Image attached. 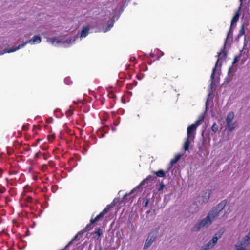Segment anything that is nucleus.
<instances>
[{
    "label": "nucleus",
    "instance_id": "a18cd8bd",
    "mask_svg": "<svg viewBox=\"0 0 250 250\" xmlns=\"http://www.w3.org/2000/svg\"><path fill=\"white\" fill-rule=\"evenodd\" d=\"M250 233V230H249V232Z\"/></svg>",
    "mask_w": 250,
    "mask_h": 250
},
{
    "label": "nucleus",
    "instance_id": "37998d69",
    "mask_svg": "<svg viewBox=\"0 0 250 250\" xmlns=\"http://www.w3.org/2000/svg\"><path fill=\"white\" fill-rule=\"evenodd\" d=\"M207 103H208V101L206 102V107L207 106Z\"/></svg>",
    "mask_w": 250,
    "mask_h": 250
},
{
    "label": "nucleus",
    "instance_id": "c756f323",
    "mask_svg": "<svg viewBox=\"0 0 250 250\" xmlns=\"http://www.w3.org/2000/svg\"><path fill=\"white\" fill-rule=\"evenodd\" d=\"M73 111L71 109H70L66 112V115L68 116L72 115L73 114Z\"/></svg>",
    "mask_w": 250,
    "mask_h": 250
},
{
    "label": "nucleus",
    "instance_id": "a211bd4d",
    "mask_svg": "<svg viewBox=\"0 0 250 250\" xmlns=\"http://www.w3.org/2000/svg\"><path fill=\"white\" fill-rule=\"evenodd\" d=\"M198 210V206L197 204H193L192 206L189 208V212L192 214L197 212Z\"/></svg>",
    "mask_w": 250,
    "mask_h": 250
},
{
    "label": "nucleus",
    "instance_id": "9d476101",
    "mask_svg": "<svg viewBox=\"0 0 250 250\" xmlns=\"http://www.w3.org/2000/svg\"><path fill=\"white\" fill-rule=\"evenodd\" d=\"M248 244L240 240L235 245L236 250H248L247 247Z\"/></svg>",
    "mask_w": 250,
    "mask_h": 250
},
{
    "label": "nucleus",
    "instance_id": "f3484780",
    "mask_svg": "<svg viewBox=\"0 0 250 250\" xmlns=\"http://www.w3.org/2000/svg\"><path fill=\"white\" fill-rule=\"evenodd\" d=\"M102 217H101V216L100 215V214H98L95 218L94 219H93V220H90V224H89L88 225H87V226H86V228L85 229H87V230H89L90 229H91V224H92L94 222H96L97 221H98L100 218H101Z\"/></svg>",
    "mask_w": 250,
    "mask_h": 250
},
{
    "label": "nucleus",
    "instance_id": "a878e982",
    "mask_svg": "<svg viewBox=\"0 0 250 250\" xmlns=\"http://www.w3.org/2000/svg\"><path fill=\"white\" fill-rule=\"evenodd\" d=\"M102 235V232L100 229H98L97 231L95 232L94 235L95 238H99Z\"/></svg>",
    "mask_w": 250,
    "mask_h": 250
},
{
    "label": "nucleus",
    "instance_id": "5701e85b",
    "mask_svg": "<svg viewBox=\"0 0 250 250\" xmlns=\"http://www.w3.org/2000/svg\"><path fill=\"white\" fill-rule=\"evenodd\" d=\"M155 174L159 177H165L166 174L162 170H159L155 172Z\"/></svg>",
    "mask_w": 250,
    "mask_h": 250
},
{
    "label": "nucleus",
    "instance_id": "f257e3e1",
    "mask_svg": "<svg viewBox=\"0 0 250 250\" xmlns=\"http://www.w3.org/2000/svg\"><path fill=\"white\" fill-rule=\"evenodd\" d=\"M227 203L226 200H223L210 210L207 216L197 223L191 229L192 231L198 232L204 228L208 227L213 220L218 216L219 213L224 209Z\"/></svg>",
    "mask_w": 250,
    "mask_h": 250
},
{
    "label": "nucleus",
    "instance_id": "423d86ee",
    "mask_svg": "<svg viewBox=\"0 0 250 250\" xmlns=\"http://www.w3.org/2000/svg\"><path fill=\"white\" fill-rule=\"evenodd\" d=\"M223 233V232L221 231L216 232L212 237V239L206 244L207 247L209 249L213 248L216 244L218 240L221 237Z\"/></svg>",
    "mask_w": 250,
    "mask_h": 250
},
{
    "label": "nucleus",
    "instance_id": "72a5a7b5",
    "mask_svg": "<svg viewBox=\"0 0 250 250\" xmlns=\"http://www.w3.org/2000/svg\"><path fill=\"white\" fill-rule=\"evenodd\" d=\"M148 203H149V201L147 199H146V200L145 201H144V206L146 207H147L148 205Z\"/></svg>",
    "mask_w": 250,
    "mask_h": 250
},
{
    "label": "nucleus",
    "instance_id": "473e14b6",
    "mask_svg": "<svg viewBox=\"0 0 250 250\" xmlns=\"http://www.w3.org/2000/svg\"><path fill=\"white\" fill-rule=\"evenodd\" d=\"M164 187H165L164 184L163 183L161 184L158 190L161 191V190H163Z\"/></svg>",
    "mask_w": 250,
    "mask_h": 250
},
{
    "label": "nucleus",
    "instance_id": "20e7f679",
    "mask_svg": "<svg viewBox=\"0 0 250 250\" xmlns=\"http://www.w3.org/2000/svg\"><path fill=\"white\" fill-rule=\"evenodd\" d=\"M196 133L187 128V138L184 142L183 148L185 151L188 150L190 144L194 141Z\"/></svg>",
    "mask_w": 250,
    "mask_h": 250
},
{
    "label": "nucleus",
    "instance_id": "7c9ffc66",
    "mask_svg": "<svg viewBox=\"0 0 250 250\" xmlns=\"http://www.w3.org/2000/svg\"><path fill=\"white\" fill-rule=\"evenodd\" d=\"M77 236V235H76V236H75L74 237V239H73L72 241H71L70 242H69L68 243V244H67V245L65 247V248H64L63 249H62V250H64L65 249H66V248L68 247V246H69V245H70L72 243V241H73V240H74V239H75L76 238Z\"/></svg>",
    "mask_w": 250,
    "mask_h": 250
},
{
    "label": "nucleus",
    "instance_id": "79ce46f5",
    "mask_svg": "<svg viewBox=\"0 0 250 250\" xmlns=\"http://www.w3.org/2000/svg\"><path fill=\"white\" fill-rule=\"evenodd\" d=\"M33 146H37V144H36H36H34Z\"/></svg>",
    "mask_w": 250,
    "mask_h": 250
},
{
    "label": "nucleus",
    "instance_id": "412c9836",
    "mask_svg": "<svg viewBox=\"0 0 250 250\" xmlns=\"http://www.w3.org/2000/svg\"><path fill=\"white\" fill-rule=\"evenodd\" d=\"M110 18L112 19V22L110 24H109L108 26L104 29V32H106L108 31L113 26V23L115 21L113 19L114 17L112 15H110L109 16Z\"/></svg>",
    "mask_w": 250,
    "mask_h": 250
},
{
    "label": "nucleus",
    "instance_id": "0eeeda50",
    "mask_svg": "<svg viewBox=\"0 0 250 250\" xmlns=\"http://www.w3.org/2000/svg\"><path fill=\"white\" fill-rule=\"evenodd\" d=\"M41 42V38L39 36H35L30 40L27 41L26 42H23L22 44H19L18 46V48L20 49L21 48L25 46L27 43H30L31 44H35L39 43Z\"/></svg>",
    "mask_w": 250,
    "mask_h": 250
},
{
    "label": "nucleus",
    "instance_id": "dca6fc26",
    "mask_svg": "<svg viewBox=\"0 0 250 250\" xmlns=\"http://www.w3.org/2000/svg\"><path fill=\"white\" fill-rule=\"evenodd\" d=\"M150 177L149 176V177H148L147 178H146V179H144V180H143V181H142L140 183V184H139L138 186H137L135 188H134V189H133L131 191V192H130V194H132V193H133L134 192V191L136 190V189H137V188H139L141 187V186H142L143 185H144V184L146 182H147V181L149 180V178H150Z\"/></svg>",
    "mask_w": 250,
    "mask_h": 250
},
{
    "label": "nucleus",
    "instance_id": "f8f14e48",
    "mask_svg": "<svg viewBox=\"0 0 250 250\" xmlns=\"http://www.w3.org/2000/svg\"><path fill=\"white\" fill-rule=\"evenodd\" d=\"M232 28H230L229 30L227 36L226 38L224 45V49H225L226 46L227 45V42L229 39H231L232 38L233 36V30L232 29Z\"/></svg>",
    "mask_w": 250,
    "mask_h": 250
},
{
    "label": "nucleus",
    "instance_id": "b1692460",
    "mask_svg": "<svg viewBox=\"0 0 250 250\" xmlns=\"http://www.w3.org/2000/svg\"><path fill=\"white\" fill-rule=\"evenodd\" d=\"M236 125L235 123H230V125H227V127L229 128L230 131H232L236 127Z\"/></svg>",
    "mask_w": 250,
    "mask_h": 250
},
{
    "label": "nucleus",
    "instance_id": "6e6552de",
    "mask_svg": "<svg viewBox=\"0 0 250 250\" xmlns=\"http://www.w3.org/2000/svg\"><path fill=\"white\" fill-rule=\"evenodd\" d=\"M211 194V191L210 190H205L202 192V195L199 196V199L203 198L202 201L200 200H198L199 205H202L204 203H206L208 202Z\"/></svg>",
    "mask_w": 250,
    "mask_h": 250
},
{
    "label": "nucleus",
    "instance_id": "c85d7f7f",
    "mask_svg": "<svg viewBox=\"0 0 250 250\" xmlns=\"http://www.w3.org/2000/svg\"><path fill=\"white\" fill-rule=\"evenodd\" d=\"M156 54H158V53H160L161 54L160 56H159L157 59V60H159L160 58V57L164 55V53L161 51H160L159 49H156Z\"/></svg>",
    "mask_w": 250,
    "mask_h": 250
},
{
    "label": "nucleus",
    "instance_id": "cd10ccee",
    "mask_svg": "<svg viewBox=\"0 0 250 250\" xmlns=\"http://www.w3.org/2000/svg\"><path fill=\"white\" fill-rule=\"evenodd\" d=\"M64 81L65 83L67 84V85H69V84H70L71 83V81L70 78H68V77L64 79Z\"/></svg>",
    "mask_w": 250,
    "mask_h": 250
},
{
    "label": "nucleus",
    "instance_id": "2f4dec72",
    "mask_svg": "<svg viewBox=\"0 0 250 250\" xmlns=\"http://www.w3.org/2000/svg\"><path fill=\"white\" fill-rule=\"evenodd\" d=\"M209 249L207 247V246L204 245L199 250H208Z\"/></svg>",
    "mask_w": 250,
    "mask_h": 250
},
{
    "label": "nucleus",
    "instance_id": "58836bf2",
    "mask_svg": "<svg viewBox=\"0 0 250 250\" xmlns=\"http://www.w3.org/2000/svg\"><path fill=\"white\" fill-rule=\"evenodd\" d=\"M240 0V8L241 7L242 4V2H243V0Z\"/></svg>",
    "mask_w": 250,
    "mask_h": 250
},
{
    "label": "nucleus",
    "instance_id": "f03ea898",
    "mask_svg": "<svg viewBox=\"0 0 250 250\" xmlns=\"http://www.w3.org/2000/svg\"><path fill=\"white\" fill-rule=\"evenodd\" d=\"M78 36L71 37L65 40H57L54 38H48L47 39V42L50 43L54 46H59L63 47H69L71 44L74 42Z\"/></svg>",
    "mask_w": 250,
    "mask_h": 250
},
{
    "label": "nucleus",
    "instance_id": "393cba45",
    "mask_svg": "<svg viewBox=\"0 0 250 250\" xmlns=\"http://www.w3.org/2000/svg\"><path fill=\"white\" fill-rule=\"evenodd\" d=\"M245 31L244 29V25H242L239 30V32L238 35V37L239 38L240 37L244 35L245 34Z\"/></svg>",
    "mask_w": 250,
    "mask_h": 250
},
{
    "label": "nucleus",
    "instance_id": "c9c22d12",
    "mask_svg": "<svg viewBox=\"0 0 250 250\" xmlns=\"http://www.w3.org/2000/svg\"><path fill=\"white\" fill-rule=\"evenodd\" d=\"M238 61V58L237 57H236L234 59V60L233 61V64H234L236 62H237Z\"/></svg>",
    "mask_w": 250,
    "mask_h": 250
},
{
    "label": "nucleus",
    "instance_id": "39448f33",
    "mask_svg": "<svg viewBox=\"0 0 250 250\" xmlns=\"http://www.w3.org/2000/svg\"><path fill=\"white\" fill-rule=\"evenodd\" d=\"M158 236V232L157 231H153L151 232L146 240L144 246V249H146L150 247L153 242L155 240Z\"/></svg>",
    "mask_w": 250,
    "mask_h": 250
},
{
    "label": "nucleus",
    "instance_id": "9b49d317",
    "mask_svg": "<svg viewBox=\"0 0 250 250\" xmlns=\"http://www.w3.org/2000/svg\"><path fill=\"white\" fill-rule=\"evenodd\" d=\"M240 8H239V10H240ZM240 16L239 11H238L235 14L234 16L233 17L231 22V28H233L236 26V23L239 20V18Z\"/></svg>",
    "mask_w": 250,
    "mask_h": 250
},
{
    "label": "nucleus",
    "instance_id": "4c0bfd02",
    "mask_svg": "<svg viewBox=\"0 0 250 250\" xmlns=\"http://www.w3.org/2000/svg\"><path fill=\"white\" fill-rule=\"evenodd\" d=\"M155 52H156V50L154 51V53H151L150 54V55L151 56V57H154L155 55Z\"/></svg>",
    "mask_w": 250,
    "mask_h": 250
},
{
    "label": "nucleus",
    "instance_id": "4468645a",
    "mask_svg": "<svg viewBox=\"0 0 250 250\" xmlns=\"http://www.w3.org/2000/svg\"><path fill=\"white\" fill-rule=\"evenodd\" d=\"M115 200H113V202L110 205H108L106 206V207L99 214L101 217L102 218L105 214H106L109 208L111 207L112 205H114Z\"/></svg>",
    "mask_w": 250,
    "mask_h": 250
},
{
    "label": "nucleus",
    "instance_id": "f704fd0d",
    "mask_svg": "<svg viewBox=\"0 0 250 250\" xmlns=\"http://www.w3.org/2000/svg\"><path fill=\"white\" fill-rule=\"evenodd\" d=\"M5 188H0V193H3L5 192Z\"/></svg>",
    "mask_w": 250,
    "mask_h": 250
},
{
    "label": "nucleus",
    "instance_id": "7ed1b4c3",
    "mask_svg": "<svg viewBox=\"0 0 250 250\" xmlns=\"http://www.w3.org/2000/svg\"><path fill=\"white\" fill-rule=\"evenodd\" d=\"M218 57L217 60L216 62L215 65L214 67L213 68L212 72L211 75V86L214 84V74L215 71L217 70L218 69V65L219 64V70H220V68L222 65V62H220V60L223 58L225 59L227 57V53L224 50H222L220 52L218 53V55L216 56Z\"/></svg>",
    "mask_w": 250,
    "mask_h": 250
},
{
    "label": "nucleus",
    "instance_id": "c03bdc74",
    "mask_svg": "<svg viewBox=\"0 0 250 250\" xmlns=\"http://www.w3.org/2000/svg\"><path fill=\"white\" fill-rule=\"evenodd\" d=\"M246 45V42H244V46Z\"/></svg>",
    "mask_w": 250,
    "mask_h": 250
},
{
    "label": "nucleus",
    "instance_id": "e433bc0d",
    "mask_svg": "<svg viewBox=\"0 0 250 250\" xmlns=\"http://www.w3.org/2000/svg\"><path fill=\"white\" fill-rule=\"evenodd\" d=\"M200 200V201H202V200H203V198H200V199H199V197H198L197 198V199H196V204H198V200Z\"/></svg>",
    "mask_w": 250,
    "mask_h": 250
},
{
    "label": "nucleus",
    "instance_id": "a19ab883",
    "mask_svg": "<svg viewBox=\"0 0 250 250\" xmlns=\"http://www.w3.org/2000/svg\"><path fill=\"white\" fill-rule=\"evenodd\" d=\"M230 70H231V68H230L229 69V72H228V73H229L230 72Z\"/></svg>",
    "mask_w": 250,
    "mask_h": 250
},
{
    "label": "nucleus",
    "instance_id": "ea45409f",
    "mask_svg": "<svg viewBox=\"0 0 250 250\" xmlns=\"http://www.w3.org/2000/svg\"><path fill=\"white\" fill-rule=\"evenodd\" d=\"M110 94L111 95V97H112V98L114 97V95L113 93H111Z\"/></svg>",
    "mask_w": 250,
    "mask_h": 250
},
{
    "label": "nucleus",
    "instance_id": "6ab92c4d",
    "mask_svg": "<svg viewBox=\"0 0 250 250\" xmlns=\"http://www.w3.org/2000/svg\"><path fill=\"white\" fill-rule=\"evenodd\" d=\"M19 49L18 48V46L16 47H15V48H11V49H5L4 50H3V51H0V55H3L4 54V53H11V52H13L14 51H16L18 50H19Z\"/></svg>",
    "mask_w": 250,
    "mask_h": 250
},
{
    "label": "nucleus",
    "instance_id": "bb28decb",
    "mask_svg": "<svg viewBox=\"0 0 250 250\" xmlns=\"http://www.w3.org/2000/svg\"><path fill=\"white\" fill-rule=\"evenodd\" d=\"M211 130L213 131V132H216L217 130H218V126L217 125H216V124L215 123H214L212 127H211Z\"/></svg>",
    "mask_w": 250,
    "mask_h": 250
},
{
    "label": "nucleus",
    "instance_id": "1a4fd4ad",
    "mask_svg": "<svg viewBox=\"0 0 250 250\" xmlns=\"http://www.w3.org/2000/svg\"><path fill=\"white\" fill-rule=\"evenodd\" d=\"M204 119V116L203 115H201L199 117L196 122L194 124H192L188 127V128L196 133V131L197 127L200 125L201 123L203 121Z\"/></svg>",
    "mask_w": 250,
    "mask_h": 250
},
{
    "label": "nucleus",
    "instance_id": "4be33fe9",
    "mask_svg": "<svg viewBox=\"0 0 250 250\" xmlns=\"http://www.w3.org/2000/svg\"><path fill=\"white\" fill-rule=\"evenodd\" d=\"M241 240L249 244L250 243V233L249 232L247 235L243 237Z\"/></svg>",
    "mask_w": 250,
    "mask_h": 250
},
{
    "label": "nucleus",
    "instance_id": "aec40b11",
    "mask_svg": "<svg viewBox=\"0 0 250 250\" xmlns=\"http://www.w3.org/2000/svg\"><path fill=\"white\" fill-rule=\"evenodd\" d=\"M181 156L180 154H177L175 155L174 158L171 160L169 164L170 167H171L173 164H175L179 160Z\"/></svg>",
    "mask_w": 250,
    "mask_h": 250
},
{
    "label": "nucleus",
    "instance_id": "ddd939ff",
    "mask_svg": "<svg viewBox=\"0 0 250 250\" xmlns=\"http://www.w3.org/2000/svg\"><path fill=\"white\" fill-rule=\"evenodd\" d=\"M89 29H90V27L88 26L83 28L81 31V35H80V38H83L86 37L89 33Z\"/></svg>",
    "mask_w": 250,
    "mask_h": 250
},
{
    "label": "nucleus",
    "instance_id": "2eb2a0df",
    "mask_svg": "<svg viewBox=\"0 0 250 250\" xmlns=\"http://www.w3.org/2000/svg\"><path fill=\"white\" fill-rule=\"evenodd\" d=\"M234 117V113L233 112H229L226 118L227 125H229L231 123Z\"/></svg>",
    "mask_w": 250,
    "mask_h": 250
}]
</instances>
